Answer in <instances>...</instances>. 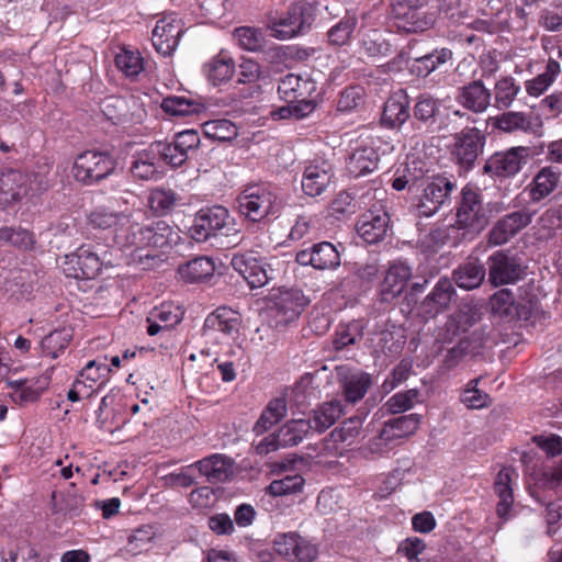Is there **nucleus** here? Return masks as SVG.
Instances as JSON below:
<instances>
[{"label":"nucleus","instance_id":"obj_1","mask_svg":"<svg viewBox=\"0 0 562 562\" xmlns=\"http://www.w3.org/2000/svg\"><path fill=\"white\" fill-rule=\"evenodd\" d=\"M318 5V2L300 0L291 3L283 15L269 14L267 29L270 35L284 41L303 33L314 22Z\"/></svg>","mask_w":562,"mask_h":562},{"label":"nucleus","instance_id":"obj_2","mask_svg":"<svg viewBox=\"0 0 562 562\" xmlns=\"http://www.w3.org/2000/svg\"><path fill=\"white\" fill-rule=\"evenodd\" d=\"M47 189V184L37 173L18 169L0 170V211L19 204L23 199L33 196Z\"/></svg>","mask_w":562,"mask_h":562},{"label":"nucleus","instance_id":"obj_3","mask_svg":"<svg viewBox=\"0 0 562 562\" xmlns=\"http://www.w3.org/2000/svg\"><path fill=\"white\" fill-rule=\"evenodd\" d=\"M189 233L192 239L201 243L217 236L236 237L238 229L235 227L234 218L229 215L228 210L221 205H214L202 209L195 214ZM236 239L234 238V240Z\"/></svg>","mask_w":562,"mask_h":562},{"label":"nucleus","instance_id":"obj_4","mask_svg":"<svg viewBox=\"0 0 562 562\" xmlns=\"http://www.w3.org/2000/svg\"><path fill=\"white\" fill-rule=\"evenodd\" d=\"M238 212L252 222L276 216L280 202L274 192L265 186H248L236 200Z\"/></svg>","mask_w":562,"mask_h":562},{"label":"nucleus","instance_id":"obj_5","mask_svg":"<svg viewBox=\"0 0 562 562\" xmlns=\"http://www.w3.org/2000/svg\"><path fill=\"white\" fill-rule=\"evenodd\" d=\"M140 213H130L128 222L115 229L114 241L123 250H130L132 261L140 262L143 258L154 257L150 254L148 224L139 222Z\"/></svg>","mask_w":562,"mask_h":562},{"label":"nucleus","instance_id":"obj_6","mask_svg":"<svg viewBox=\"0 0 562 562\" xmlns=\"http://www.w3.org/2000/svg\"><path fill=\"white\" fill-rule=\"evenodd\" d=\"M115 167L116 161L109 153L87 150L76 158L72 175L77 181L91 186L108 178Z\"/></svg>","mask_w":562,"mask_h":562},{"label":"nucleus","instance_id":"obj_7","mask_svg":"<svg viewBox=\"0 0 562 562\" xmlns=\"http://www.w3.org/2000/svg\"><path fill=\"white\" fill-rule=\"evenodd\" d=\"M456 223L458 228H464L471 233H479L487 225V211L482 203L481 194L475 189L468 186L462 189Z\"/></svg>","mask_w":562,"mask_h":562},{"label":"nucleus","instance_id":"obj_8","mask_svg":"<svg viewBox=\"0 0 562 562\" xmlns=\"http://www.w3.org/2000/svg\"><path fill=\"white\" fill-rule=\"evenodd\" d=\"M456 183L449 178L440 175L428 177L425 186L420 189L417 210L419 215L429 217L437 213L441 206L450 200Z\"/></svg>","mask_w":562,"mask_h":562},{"label":"nucleus","instance_id":"obj_9","mask_svg":"<svg viewBox=\"0 0 562 562\" xmlns=\"http://www.w3.org/2000/svg\"><path fill=\"white\" fill-rule=\"evenodd\" d=\"M231 265L251 289L261 288L276 279V271L271 266L252 251L234 255Z\"/></svg>","mask_w":562,"mask_h":562},{"label":"nucleus","instance_id":"obj_10","mask_svg":"<svg viewBox=\"0 0 562 562\" xmlns=\"http://www.w3.org/2000/svg\"><path fill=\"white\" fill-rule=\"evenodd\" d=\"M453 139L454 143L451 151L453 159L464 169L472 168L483 151L485 136L480 130L472 127L457 133Z\"/></svg>","mask_w":562,"mask_h":562},{"label":"nucleus","instance_id":"obj_11","mask_svg":"<svg viewBox=\"0 0 562 562\" xmlns=\"http://www.w3.org/2000/svg\"><path fill=\"white\" fill-rule=\"evenodd\" d=\"M334 178L333 165L324 158H314L304 165L301 187L304 194L315 198L323 194Z\"/></svg>","mask_w":562,"mask_h":562},{"label":"nucleus","instance_id":"obj_12","mask_svg":"<svg viewBox=\"0 0 562 562\" xmlns=\"http://www.w3.org/2000/svg\"><path fill=\"white\" fill-rule=\"evenodd\" d=\"M273 544L276 552L289 561L313 562L317 557L316 547L295 532L278 535Z\"/></svg>","mask_w":562,"mask_h":562},{"label":"nucleus","instance_id":"obj_13","mask_svg":"<svg viewBox=\"0 0 562 562\" xmlns=\"http://www.w3.org/2000/svg\"><path fill=\"white\" fill-rule=\"evenodd\" d=\"M102 268V260L89 248H79L75 254L67 255L63 270L69 278L94 279Z\"/></svg>","mask_w":562,"mask_h":562},{"label":"nucleus","instance_id":"obj_14","mask_svg":"<svg viewBox=\"0 0 562 562\" xmlns=\"http://www.w3.org/2000/svg\"><path fill=\"white\" fill-rule=\"evenodd\" d=\"M418 425L417 414L404 415L386 422L379 436L372 439V451L383 452L391 442L415 432Z\"/></svg>","mask_w":562,"mask_h":562},{"label":"nucleus","instance_id":"obj_15","mask_svg":"<svg viewBox=\"0 0 562 562\" xmlns=\"http://www.w3.org/2000/svg\"><path fill=\"white\" fill-rule=\"evenodd\" d=\"M181 34V20L177 14L170 13L157 21L151 42L159 54L168 56L177 48Z\"/></svg>","mask_w":562,"mask_h":562},{"label":"nucleus","instance_id":"obj_16","mask_svg":"<svg viewBox=\"0 0 562 562\" xmlns=\"http://www.w3.org/2000/svg\"><path fill=\"white\" fill-rule=\"evenodd\" d=\"M336 376L345 400L351 404L362 400L372 384L369 373L347 366L336 367Z\"/></svg>","mask_w":562,"mask_h":562},{"label":"nucleus","instance_id":"obj_17","mask_svg":"<svg viewBox=\"0 0 562 562\" xmlns=\"http://www.w3.org/2000/svg\"><path fill=\"white\" fill-rule=\"evenodd\" d=\"M295 259L299 265L312 266L317 270L335 269L340 266V252L328 241L299 251Z\"/></svg>","mask_w":562,"mask_h":562},{"label":"nucleus","instance_id":"obj_18","mask_svg":"<svg viewBox=\"0 0 562 562\" xmlns=\"http://www.w3.org/2000/svg\"><path fill=\"white\" fill-rule=\"evenodd\" d=\"M456 296L457 292L452 282L447 278H441L420 303L419 312L426 318H434L448 310Z\"/></svg>","mask_w":562,"mask_h":562},{"label":"nucleus","instance_id":"obj_19","mask_svg":"<svg viewBox=\"0 0 562 562\" xmlns=\"http://www.w3.org/2000/svg\"><path fill=\"white\" fill-rule=\"evenodd\" d=\"M308 300L302 291L296 289L282 290L274 300V317L277 325H288L295 321L305 306Z\"/></svg>","mask_w":562,"mask_h":562},{"label":"nucleus","instance_id":"obj_20","mask_svg":"<svg viewBox=\"0 0 562 562\" xmlns=\"http://www.w3.org/2000/svg\"><path fill=\"white\" fill-rule=\"evenodd\" d=\"M380 155L373 139L363 140L352 148L347 160L348 172L358 178L373 172L379 165Z\"/></svg>","mask_w":562,"mask_h":562},{"label":"nucleus","instance_id":"obj_21","mask_svg":"<svg viewBox=\"0 0 562 562\" xmlns=\"http://www.w3.org/2000/svg\"><path fill=\"white\" fill-rule=\"evenodd\" d=\"M525 157L526 148L522 146L495 153L485 162L484 171L497 177H512L521 169Z\"/></svg>","mask_w":562,"mask_h":562},{"label":"nucleus","instance_id":"obj_22","mask_svg":"<svg viewBox=\"0 0 562 562\" xmlns=\"http://www.w3.org/2000/svg\"><path fill=\"white\" fill-rule=\"evenodd\" d=\"M492 99V92L482 80H473L460 87L456 94L457 102L468 111L480 114L485 112Z\"/></svg>","mask_w":562,"mask_h":562},{"label":"nucleus","instance_id":"obj_23","mask_svg":"<svg viewBox=\"0 0 562 562\" xmlns=\"http://www.w3.org/2000/svg\"><path fill=\"white\" fill-rule=\"evenodd\" d=\"M412 278V268L403 262L395 261L387 268L384 279L380 284V295L383 302H391L405 290Z\"/></svg>","mask_w":562,"mask_h":562},{"label":"nucleus","instance_id":"obj_24","mask_svg":"<svg viewBox=\"0 0 562 562\" xmlns=\"http://www.w3.org/2000/svg\"><path fill=\"white\" fill-rule=\"evenodd\" d=\"M488 280L494 286L515 282L521 276L522 269L516 260L501 251L488 258Z\"/></svg>","mask_w":562,"mask_h":562},{"label":"nucleus","instance_id":"obj_25","mask_svg":"<svg viewBox=\"0 0 562 562\" xmlns=\"http://www.w3.org/2000/svg\"><path fill=\"white\" fill-rule=\"evenodd\" d=\"M389 222V214L384 210L368 211L358 221L357 233L366 243L376 244L385 237Z\"/></svg>","mask_w":562,"mask_h":562},{"label":"nucleus","instance_id":"obj_26","mask_svg":"<svg viewBox=\"0 0 562 562\" xmlns=\"http://www.w3.org/2000/svg\"><path fill=\"white\" fill-rule=\"evenodd\" d=\"M316 91V82L310 77H302L294 74H288L280 79L278 93L282 100L288 103L302 101L312 97Z\"/></svg>","mask_w":562,"mask_h":562},{"label":"nucleus","instance_id":"obj_27","mask_svg":"<svg viewBox=\"0 0 562 562\" xmlns=\"http://www.w3.org/2000/svg\"><path fill=\"white\" fill-rule=\"evenodd\" d=\"M393 14L398 21V27L406 32L427 30L434 22L432 18L426 16L422 8L413 7L411 1L395 3L393 5Z\"/></svg>","mask_w":562,"mask_h":562},{"label":"nucleus","instance_id":"obj_28","mask_svg":"<svg viewBox=\"0 0 562 562\" xmlns=\"http://www.w3.org/2000/svg\"><path fill=\"white\" fill-rule=\"evenodd\" d=\"M196 468L210 483H220L228 480L234 473V462L224 454H212L196 461L190 468Z\"/></svg>","mask_w":562,"mask_h":562},{"label":"nucleus","instance_id":"obj_29","mask_svg":"<svg viewBox=\"0 0 562 562\" xmlns=\"http://www.w3.org/2000/svg\"><path fill=\"white\" fill-rule=\"evenodd\" d=\"M151 145L135 153L132 157L130 171L139 180H154L159 177V151Z\"/></svg>","mask_w":562,"mask_h":562},{"label":"nucleus","instance_id":"obj_30","mask_svg":"<svg viewBox=\"0 0 562 562\" xmlns=\"http://www.w3.org/2000/svg\"><path fill=\"white\" fill-rule=\"evenodd\" d=\"M408 117V95L403 90H398L386 100L383 109L382 121L390 127H400Z\"/></svg>","mask_w":562,"mask_h":562},{"label":"nucleus","instance_id":"obj_31","mask_svg":"<svg viewBox=\"0 0 562 562\" xmlns=\"http://www.w3.org/2000/svg\"><path fill=\"white\" fill-rule=\"evenodd\" d=\"M215 263L212 258L200 256L180 265L177 269L178 277L186 283H199L213 277Z\"/></svg>","mask_w":562,"mask_h":562},{"label":"nucleus","instance_id":"obj_32","mask_svg":"<svg viewBox=\"0 0 562 562\" xmlns=\"http://www.w3.org/2000/svg\"><path fill=\"white\" fill-rule=\"evenodd\" d=\"M485 274V268L477 259H470L453 271L457 285L464 290L480 286Z\"/></svg>","mask_w":562,"mask_h":562},{"label":"nucleus","instance_id":"obj_33","mask_svg":"<svg viewBox=\"0 0 562 562\" xmlns=\"http://www.w3.org/2000/svg\"><path fill=\"white\" fill-rule=\"evenodd\" d=\"M526 225V218L522 214L512 213L496 223L490 232V243L502 245L507 243Z\"/></svg>","mask_w":562,"mask_h":562},{"label":"nucleus","instance_id":"obj_34","mask_svg":"<svg viewBox=\"0 0 562 562\" xmlns=\"http://www.w3.org/2000/svg\"><path fill=\"white\" fill-rule=\"evenodd\" d=\"M379 268L375 263L355 265L352 271L339 283L341 292H357L366 283L371 282L378 274Z\"/></svg>","mask_w":562,"mask_h":562},{"label":"nucleus","instance_id":"obj_35","mask_svg":"<svg viewBox=\"0 0 562 562\" xmlns=\"http://www.w3.org/2000/svg\"><path fill=\"white\" fill-rule=\"evenodd\" d=\"M204 329L216 330L232 336L239 330V318L232 310L226 307L217 308L205 318Z\"/></svg>","mask_w":562,"mask_h":562},{"label":"nucleus","instance_id":"obj_36","mask_svg":"<svg viewBox=\"0 0 562 562\" xmlns=\"http://www.w3.org/2000/svg\"><path fill=\"white\" fill-rule=\"evenodd\" d=\"M312 429L310 419H291L278 429V438L282 447H293L302 442Z\"/></svg>","mask_w":562,"mask_h":562},{"label":"nucleus","instance_id":"obj_37","mask_svg":"<svg viewBox=\"0 0 562 562\" xmlns=\"http://www.w3.org/2000/svg\"><path fill=\"white\" fill-rule=\"evenodd\" d=\"M344 414V406L339 400H333L319 405L313 414V429L323 432L331 427Z\"/></svg>","mask_w":562,"mask_h":562},{"label":"nucleus","instance_id":"obj_38","mask_svg":"<svg viewBox=\"0 0 562 562\" xmlns=\"http://www.w3.org/2000/svg\"><path fill=\"white\" fill-rule=\"evenodd\" d=\"M288 413L286 400L284 397H277L271 400L259 419L254 426V431L261 435L269 430L272 426L279 423Z\"/></svg>","mask_w":562,"mask_h":562},{"label":"nucleus","instance_id":"obj_39","mask_svg":"<svg viewBox=\"0 0 562 562\" xmlns=\"http://www.w3.org/2000/svg\"><path fill=\"white\" fill-rule=\"evenodd\" d=\"M439 112V101L429 94L417 98L413 109V117L428 131H436V116Z\"/></svg>","mask_w":562,"mask_h":562},{"label":"nucleus","instance_id":"obj_40","mask_svg":"<svg viewBox=\"0 0 562 562\" xmlns=\"http://www.w3.org/2000/svg\"><path fill=\"white\" fill-rule=\"evenodd\" d=\"M514 471L509 468L502 469L494 483V490L496 495L499 497L497 504V514L501 518H505L513 502V488H512V476Z\"/></svg>","mask_w":562,"mask_h":562},{"label":"nucleus","instance_id":"obj_41","mask_svg":"<svg viewBox=\"0 0 562 562\" xmlns=\"http://www.w3.org/2000/svg\"><path fill=\"white\" fill-rule=\"evenodd\" d=\"M110 372L111 369L108 364L91 360L78 373L75 380V387L82 386L92 390L95 384H103L109 378Z\"/></svg>","mask_w":562,"mask_h":562},{"label":"nucleus","instance_id":"obj_42","mask_svg":"<svg viewBox=\"0 0 562 562\" xmlns=\"http://www.w3.org/2000/svg\"><path fill=\"white\" fill-rule=\"evenodd\" d=\"M451 56V50L443 48L420 57H414L409 69L412 74L418 77H427L438 65L445 64Z\"/></svg>","mask_w":562,"mask_h":562},{"label":"nucleus","instance_id":"obj_43","mask_svg":"<svg viewBox=\"0 0 562 562\" xmlns=\"http://www.w3.org/2000/svg\"><path fill=\"white\" fill-rule=\"evenodd\" d=\"M234 70L233 59L222 54L213 57L204 65V72L213 85H220L229 80L233 77Z\"/></svg>","mask_w":562,"mask_h":562},{"label":"nucleus","instance_id":"obj_44","mask_svg":"<svg viewBox=\"0 0 562 562\" xmlns=\"http://www.w3.org/2000/svg\"><path fill=\"white\" fill-rule=\"evenodd\" d=\"M148 234L150 238L149 247L164 248L176 245L180 239L178 231L164 221L148 224Z\"/></svg>","mask_w":562,"mask_h":562},{"label":"nucleus","instance_id":"obj_45","mask_svg":"<svg viewBox=\"0 0 562 562\" xmlns=\"http://www.w3.org/2000/svg\"><path fill=\"white\" fill-rule=\"evenodd\" d=\"M362 432V419L351 417L345 420L339 428L330 432V440L335 443H342L349 447L356 442Z\"/></svg>","mask_w":562,"mask_h":562},{"label":"nucleus","instance_id":"obj_46","mask_svg":"<svg viewBox=\"0 0 562 562\" xmlns=\"http://www.w3.org/2000/svg\"><path fill=\"white\" fill-rule=\"evenodd\" d=\"M559 181V175L551 168H543L533 179V187L529 190V193L535 201H539L542 198L549 195Z\"/></svg>","mask_w":562,"mask_h":562},{"label":"nucleus","instance_id":"obj_47","mask_svg":"<svg viewBox=\"0 0 562 562\" xmlns=\"http://www.w3.org/2000/svg\"><path fill=\"white\" fill-rule=\"evenodd\" d=\"M234 36L238 45L249 52L260 50L266 44L263 32L256 27H238L234 31Z\"/></svg>","mask_w":562,"mask_h":562},{"label":"nucleus","instance_id":"obj_48","mask_svg":"<svg viewBox=\"0 0 562 562\" xmlns=\"http://www.w3.org/2000/svg\"><path fill=\"white\" fill-rule=\"evenodd\" d=\"M115 65L126 77H136L144 69L140 54L126 48L116 54Z\"/></svg>","mask_w":562,"mask_h":562},{"label":"nucleus","instance_id":"obj_49","mask_svg":"<svg viewBox=\"0 0 562 562\" xmlns=\"http://www.w3.org/2000/svg\"><path fill=\"white\" fill-rule=\"evenodd\" d=\"M90 224L95 228L108 229L115 227V229L128 222V214L125 212H113L109 210H97L89 216Z\"/></svg>","mask_w":562,"mask_h":562},{"label":"nucleus","instance_id":"obj_50","mask_svg":"<svg viewBox=\"0 0 562 562\" xmlns=\"http://www.w3.org/2000/svg\"><path fill=\"white\" fill-rule=\"evenodd\" d=\"M519 90L520 87L515 83L512 77L501 78L496 81L494 88L495 105L499 109L510 106Z\"/></svg>","mask_w":562,"mask_h":562},{"label":"nucleus","instance_id":"obj_51","mask_svg":"<svg viewBox=\"0 0 562 562\" xmlns=\"http://www.w3.org/2000/svg\"><path fill=\"white\" fill-rule=\"evenodd\" d=\"M71 334L67 329L54 330L41 342L43 353L55 359L69 344Z\"/></svg>","mask_w":562,"mask_h":562},{"label":"nucleus","instance_id":"obj_52","mask_svg":"<svg viewBox=\"0 0 562 562\" xmlns=\"http://www.w3.org/2000/svg\"><path fill=\"white\" fill-rule=\"evenodd\" d=\"M358 20L353 14L345 15L336 25L328 31V40L334 45H345L351 37Z\"/></svg>","mask_w":562,"mask_h":562},{"label":"nucleus","instance_id":"obj_53","mask_svg":"<svg viewBox=\"0 0 562 562\" xmlns=\"http://www.w3.org/2000/svg\"><path fill=\"white\" fill-rule=\"evenodd\" d=\"M177 202V195L172 190L155 189L148 198L150 210L157 215L169 213Z\"/></svg>","mask_w":562,"mask_h":562},{"label":"nucleus","instance_id":"obj_54","mask_svg":"<svg viewBox=\"0 0 562 562\" xmlns=\"http://www.w3.org/2000/svg\"><path fill=\"white\" fill-rule=\"evenodd\" d=\"M560 72V64L550 59L546 66L544 72L540 74L532 81H529V94L540 95L543 93L554 81Z\"/></svg>","mask_w":562,"mask_h":562},{"label":"nucleus","instance_id":"obj_55","mask_svg":"<svg viewBox=\"0 0 562 562\" xmlns=\"http://www.w3.org/2000/svg\"><path fill=\"white\" fill-rule=\"evenodd\" d=\"M403 172L409 182V192L414 194L419 193L426 180L430 177L428 170L425 169V164L416 159L407 162Z\"/></svg>","mask_w":562,"mask_h":562},{"label":"nucleus","instance_id":"obj_56","mask_svg":"<svg viewBox=\"0 0 562 562\" xmlns=\"http://www.w3.org/2000/svg\"><path fill=\"white\" fill-rule=\"evenodd\" d=\"M481 378L469 381L461 396V402L469 408L480 409L491 404V397L487 393L477 389Z\"/></svg>","mask_w":562,"mask_h":562},{"label":"nucleus","instance_id":"obj_57","mask_svg":"<svg viewBox=\"0 0 562 562\" xmlns=\"http://www.w3.org/2000/svg\"><path fill=\"white\" fill-rule=\"evenodd\" d=\"M0 241L22 249H30L34 245V237L27 229L21 227H1Z\"/></svg>","mask_w":562,"mask_h":562},{"label":"nucleus","instance_id":"obj_58","mask_svg":"<svg viewBox=\"0 0 562 562\" xmlns=\"http://www.w3.org/2000/svg\"><path fill=\"white\" fill-rule=\"evenodd\" d=\"M304 479L300 474L285 475L282 479L274 480L268 486L271 495L282 496L300 492L304 485Z\"/></svg>","mask_w":562,"mask_h":562},{"label":"nucleus","instance_id":"obj_59","mask_svg":"<svg viewBox=\"0 0 562 562\" xmlns=\"http://www.w3.org/2000/svg\"><path fill=\"white\" fill-rule=\"evenodd\" d=\"M418 395L419 391L417 389L398 392L386 401L385 407L391 414H400L406 412L414 406Z\"/></svg>","mask_w":562,"mask_h":562},{"label":"nucleus","instance_id":"obj_60","mask_svg":"<svg viewBox=\"0 0 562 562\" xmlns=\"http://www.w3.org/2000/svg\"><path fill=\"white\" fill-rule=\"evenodd\" d=\"M491 308L494 314L499 316H509L515 306V294L510 289H502L494 293L490 300Z\"/></svg>","mask_w":562,"mask_h":562},{"label":"nucleus","instance_id":"obj_61","mask_svg":"<svg viewBox=\"0 0 562 562\" xmlns=\"http://www.w3.org/2000/svg\"><path fill=\"white\" fill-rule=\"evenodd\" d=\"M151 146L156 147L155 150L159 151V160H164L173 168L180 167L188 159V155H186L181 149H178L175 142H156L153 143Z\"/></svg>","mask_w":562,"mask_h":562},{"label":"nucleus","instance_id":"obj_62","mask_svg":"<svg viewBox=\"0 0 562 562\" xmlns=\"http://www.w3.org/2000/svg\"><path fill=\"white\" fill-rule=\"evenodd\" d=\"M206 136L217 140H229L237 136V127L228 120H215L204 125Z\"/></svg>","mask_w":562,"mask_h":562},{"label":"nucleus","instance_id":"obj_63","mask_svg":"<svg viewBox=\"0 0 562 562\" xmlns=\"http://www.w3.org/2000/svg\"><path fill=\"white\" fill-rule=\"evenodd\" d=\"M363 94L364 91L361 87H347L340 92L337 110L347 113L358 109L363 102Z\"/></svg>","mask_w":562,"mask_h":562},{"label":"nucleus","instance_id":"obj_64","mask_svg":"<svg viewBox=\"0 0 562 562\" xmlns=\"http://www.w3.org/2000/svg\"><path fill=\"white\" fill-rule=\"evenodd\" d=\"M161 109L171 115L187 116L196 112V104L183 97H167Z\"/></svg>","mask_w":562,"mask_h":562}]
</instances>
